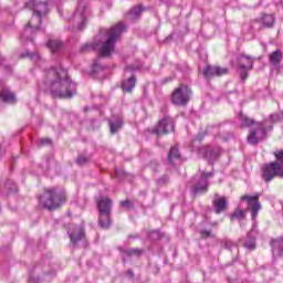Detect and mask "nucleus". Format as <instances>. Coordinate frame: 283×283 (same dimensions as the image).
I'll return each mask as SVG.
<instances>
[{"label": "nucleus", "mask_w": 283, "mask_h": 283, "mask_svg": "<svg viewBox=\"0 0 283 283\" xmlns=\"http://www.w3.org/2000/svg\"><path fill=\"white\" fill-rule=\"evenodd\" d=\"M125 30H127V27L122 22L113 25L111 29H103L93 43H85L81 46L80 52H94L97 50L99 56H112L116 52V41H118V38Z\"/></svg>", "instance_id": "nucleus-1"}, {"label": "nucleus", "mask_w": 283, "mask_h": 283, "mask_svg": "<svg viewBox=\"0 0 283 283\" xmlns=\"http://www.w3.org/2000/svg\"><path fill=\"white\" fill-rule=\"evenodd\" d=\"M45 85L53 98H72L76 94V83L62 67L48 71Z\"/></svg>", "instance_id": "nucleus-2"}, {"label": "nucleus", "mask_w": 283, "mask_h": 283, "mask_svg": "<svg viewBox=\"0 0 283 283\" xmlns=\"http://www.w3.org/2000/svg\"><path fill=\"white\" fill-rule=\"evenodd\" d=\"M24 8L32 10L33 15L25 25L20 39L21 41H32V34L40 30L39 27L41 25V19L48 14V2H41V0H29L24 3Z\"/></svg>", "instance_id": "nucleus-3"}, {"label": "nucleus", "mask_w": 283, "mask_h": 283, "mask_svg": "<svg viewBox=\"0 0 283 283\" xmlns=\"http://www.w3.org/2000/svg\"><path fill=\"white\" fill-rule=\"evenodd\" d=\"M283 119V113H274L269 116V119L256 123V128L252 129L248 136L250 145H258L260 140L266 139V133L273 132V124L280 123Z\"/></svg>", "instance_id": "nucleus-4"}, {"label": "nucleus", "mask_w": 283, "mask_h": 283, "mask_svg": "<svg viewBox=\"0 0 283 283\" xmlns=\"http://www.w3.org/2000/svg\"><path fill=\"white\" fill-rule=\"evenodd\" d=\"M276 161L263 165L262 179L264 182H271L273 178H283V150L274 151Z\"/></svg>", "instance_id": "nucleus-5"}, {"label": "nucleus", "mask_w": 283, "mask_h": 283, "mask_svg": "<svg viewBox=\"0 0 283 283\" xmlns=\"http://www.w3.org/2000/svg\"><path fill=\"white\" fill-rule=\"evenodd\" d=\"M63 202H65V192L57 191L54 188L45 190L40 197V205H42L44 209H49V211L59 209Z\"/></svg>", "instance_id": "nucleus-6"}, {"label": "nucleus", "mask_w": 283, "mask_h": 283, "mask_svg": "<svg viewBox=\"0 0 283 283\" xmlns=\"http://www.w3.org/2000/svg\"><path fill=\"white\" fill-rule=\"evenodd\" d=\"M112 199L107 197H101L97 200V208L99 211V226L102 229H109V224H112Z\"/></svg>", "instance_id": "nucleus-7"}, {"label": "nucleus", "mask_w": 283, "mask_h": 283, "mask_svg": "<svg viewBox=\"0 0 283 283\" xmlns=\"http://www.w3.org/2000/svg\"><path fill=\"white\" fill-rule=\"evenodd\" d=\"M73 30L82 31L87 25V2L80 0L75 12L71 19Z\"/></svg>", "instance_id": "nucleus-8"}, {"label": "nucleus", "mask_w": 283, "mask_h": 283, "mask_svg": "<svg viewBox=\"0 0 283 283\" xmlns=\"http://www.w3.org/2000/svg\"><path fill=\"white\" fill-rule=\"evenodd\" d=\"M213 176V172H202L200 177H193L191 192L193 196H199V193H207L209 189V178Z\"/></svg>", "instance_id": "nucleus-9"}, {"label": "nucleus", "mask_w": 283, "mask_h": 283, "mask_svg": "<svg viewBox=\"0 0 283 283\" xmlns=\"http://www.w3.org/2000/svg\"><path fill=\"white\" fill-rule=\"evenodd\" d=\"M190 98H191V88L185 85L179 86L172 93L174 105L185 106L187 105V103H189Z\"/></svg>", "instance_id": "nucleus-10"}, {"label": "nucleus", "mask_w": 283, "mask_h": 283, "mask_svg": "<svg viewBox=\"0 0 283 283\" xmlns=\"http://www.w3.org/2000/svg\"><path fill=\"white\" fill-rule=\"evenodd\" d=\"M238 69L241 70V81L249 78V70H253V59L245 54L237 56Z\"/></svg>", "instance_id": "nucleus-11"}, {"label": "nucleus", "mask_w": 283, "mask_h": 283, "mask_svg": "<svg viewBox=\"0 0 283 283\" xmlns=\"http://www.w3.org/2000/svg\"><path fill=\"white\" fill-rule=\"evenodd\" d=\"M170 132H174V119H171V117H164L154 129V133L157 134V136H163Z\"/></svg>", "instance_id": "nucleus-12"}, {"label": "nucleus", "mask_w": 283, "mask_h": 283, "mask_svg": "<svg viewBox=\"0 0 283 283\" xmlns=\"http://www.w3.org/2000/svg\"><path fill=\"white\" fill-rule=\"evenodd\" d=\"M259 198H260V195H256V196L244 195L241 197V200L243 202L244 201L249 202V205H251V202H253V205L250 206L252 220H255V218H258V213L260 212V209H262L260 201H258Z\"/></svg>", "instance_id": "nucleus-13"}, {"label": "nucleus", "mask_w": 283, "mask_h": 283, "mask_svg": "<svg viewBox=\"0 0 283 283\" xmlns=\"http://www.w3.org/2000/svg\"><path fill=\"white\" fill-rule=\"evenodd\" d=\"M72 247H76L85 238V229L82 226L74 227L69 231Z\"/></svg>", "instance_id": "nucleus-14"}, {"label": "nucleus", "mask_w": 283, "mask_h": 283, "mask_svg": "<svg viewBox=\"0 0 283 283\" xmlns=\"http://www.w3.org/2000/svg\"><path fill=\"white\" fill-rule=\"evenodd\" d=\"M227 74H229V69L227 67L208 65L203 70V76H206V78H211L212 76H224Z\"/></svg>", "instance_id": "nucleus-15"}, {"label": "nucleus", "mask_w": 283, "mask_h": 283, "mask_svg": "<svg viewBox=\"0 0 283 283\" xmlns=\"http://www.w3.org/2000/svg\"><path fill=\"white\" fill-rule=\"evenodd\" d=\"M201 154H203V157L208 163H216L220 156V148H211V146H208L206 148L201 149Z\"/></svg>", "instance_id": "nucleus-16"}, {"label": "nucleus", "mask_w": 283, "mask_h": 283, "mask_svg": "<svg viewBox=\"0 0 283 283\" xmlns=\"http://www.w3.org/2000/svg\"><path fill=\"white\" fill-rule=\"evenodd\" d=\"M213 207L214 213H223V211H227L229 207V201H227L226 197H220L219 195H216L213 200Z\"/></svg>", "instance_id": "nucleus-17"}, {"label": "nucleus", "mask_w": 283, "mask_h": 283, "mask_svg": "<svg viewBox=\"0 0 283 283\" xmlns=\"http://www.w3.org/2000/svg\"><path fill=\"white\" fill-rule=\"evenodd\" d=\"M283 54L282 51L276 50L272 52L269 56L270 64H272L273 67H279L282 63Z\"/></svg>", "instance_id": "nucleus-18"}, {"label": "nucleus", "mask_w": 283, "mask_h": 283, "mask_svg": "<svg viewBox=\"0 0 283 283\" xmlns=\"http://www.w3.org/2000/svg\"><path fill=\"white\" fill-rule=\"evenodd\" d=\"M271 244L273 255H283V238L272 240Z\"/></svg>", "instance_id": "nucleus-19"}, {"label": "nucleus", "mask_w": 283, "mask_h": 283, "mask_svg": "<svg viewBox=\"0 0 283 283\" xmlns=\"http://www.w3.org/2000/svg\"><path fill=\"white\" fill-rule=\"evenodd\" d=\"M111 134H118L123 128V119L120 118H112L108 122Z\"/></svg>", "instance_id": "nucleus-20"}, {"label": "nucleus", "mask_w": 283, "mask_h": 283, "mask_svg": "<svg viewBox=\"0 0 283 283\" xmlns=\"http://www.w3.org/2000/svg\"><path fill=\"white\" fill-rule=\"evenodd\" d=\"M0 98L3 101V103H14L17 101V97L14 96V93L9 91V88H2L0 92Z\"/></svg>", "instance_id": "nucleus-21"}, {"label": "nucleus", "mask_w": 283, "mask_h": 283, "mask_svg": "<svg viewBox=\"0 0 283 283\" xmlns=\"http://www.w3.org/2000/svg\"><path fill=\"white\" fill-rule=\"evenodd\" d=\"M255 226H253L252 230L248 233V240L244 243L245 249L253 251L255 249Z\"/></svg>", "instance_id": "nucleus-22"}, {"label": "nucleus", "mask_w": 283, "mask_h": 283, "mask_svg": "<svg viewBox=\"0 0 283 283\" xmlns=\"http://www.w3.org/2000/svg\"><path fill=\"white\" fill-rule=\"evenodd\" d=\"M46 46L51 50L52 54H59L61 48H63V43L59 40H49Z\"/></svg>", "instance_id": "nucleus-23"}, {"label": "nucleus", "mask_w": 283, "mask_h": 283, "mask_svg": "<svg viewBox=\"0 0 283 283\" xmlns=\"http://www.w3.org/2000/svg\"><path fill=\"white\" fill-rule=\"evenodd\" d=\"M122 87L124 92H132V90L136 87V77L130 76L127 80H125L122 84Z\"/></svg>", "instance_id": "nucleus-24"}, {"label": "nucleus", "mask_w": 283, "mask_h": 283, "mask_svg": "<svg viewBox=\"0 0 283 283\" xmlns=\"http://www.w3.org/2000/svg\"><path fill=\"white\" fill-rule=\"evenodd\" d=\"M143 10L145 9H142L140 7H135L130 9V11L127 14L129 21H136L137 19H140V14H143Z\"/></svg>", "instance_id": "nucleus-25"}, {"label": "nucleus", "mask_w": 283, "mask_h": 283, "mask_svg": "<svg viewBox=\"0 0 283 283\" xmlns=\"http://www.w3.org/2000/svg\"><path fill=\"white\" fill-rule=\"evenodd\" d=\"M174 160H180V151L176 146L171 147L168 154V163H171V165H174Z\"/></svg>", "instance_id": "nucleus-26"}, {"label": "nucleus", "mask_w": 283, "mask_h": 283, "mask_svg": "<svg viewBox=\"0 0 283 283\" xmlns=\"http://www.w3.org/2000/svg\"><path fill=\"white\" fill-rule=\"evenodd\" d=\"M239 120L241 123V127H251L253 124H255V120L242 113H239Z\"/></svg>", "instance_id": "nucleus-27"}, {"label": "nucleus", "mask_w": 283, "mask_h": 283, "mask_svg": "<svg viewBox=\"0 0 283 283\" xmlns=\"http://www.w3.org/2000/svg\"><path fill=\"white\" fill-rule=\"evenodd\" d=\"M262 23L265 28H273V23H275V18L272 14H263Z\"/></svg>", "instance_id": "nucleus-28"}, {"label": "nucleus", "mask_w": 283, "mask_h": 283, "mask_svg": "<svg viewBox=\"0 0 283 283\" xmlns=\"http://www.w3.org/2000/svg\"><path fill=\"white\" fill-rule=\"evenodd\" d=\"M231 221L233 220H242L244 218V210L238 208L231 216Z\"/></svg>", "instance_id": "nucleus-29"}, {"label": "nucleus", "mask_w": 283, "mask_h": 283, "mask_svg": "<svg viewBox=\"0 0 283 283\" xmlns=\"http://www.w3.org/2000/svg\"><path fill=\"white\" fill-rule=\"evenodd\" d=\"M103 70H105V66H103L98 60L93 63V74H98V72H103Z\"/></svg>", "instance_id": "nucleus-30"}, {"label": "nucleus", "mask_w": 283, "mask_h": 283, "mask_svg": "<svg viewBox=\"0 0 283 283\" xmlns=\"http://www.w3.org/2000/svg\"><path fill=\"white\" fill-rule=\"evenodd\" d=\"M4 187H6V189H8L11 192L17 191V184H14V181H12V180H7Z\"/></svg>", "instance_id": "nucleus-31"}, {"label": "nucleus", "mask_w": 283, "mask_h": 283, "mask_svg": "<svg viewBox=\"0 0 283 283\" xmlns=\"http://www.w3.org/2000/svg\"><path fill=\"white\" fill-rule=\"evenodd\" d=\"M22 56H27L28 59H31V61H39L41 56H39L36 53L25 52L22 54Z\"/></svg>", "instance_id": "nucleus-32"}, {"label": "nucleus", "mask_w": 283, "mask_h": 283, "mask_svg": "<svg viewBox=\"0 0 283 283\" xmlns=\"http://www.w3.org/2000/svg\"><path fill=\"white\" fill-rule=\"evenodd\" d=\"M87 160H90L88 157H85L83 155H80L76 159L77 165H80V167H83V165H85V163H87Z\"/></svg>", "instance_id": "nucleus-33"}, {"label": "nucleus", "mask_w": 283, "mask_h": 283, "mask_svg": "<svg viewBox=\"0 0 283 283\" xmlns=\"http://www.w3.org/2000/svg\"><path fill=\"white\" fill-rule=\"evenodd\" d=\"M126 255H140V250L138 249H127L124 251Z\"/></svg>", "instance_id": "nucleus-34"}, {"label": "nucleus", "mask_w": 283, "mask_h": 283, "mask_svg": "<svg viewBox=\"0 0 283 283\" xmlns=\"http://www.w3.org/2000/svg\"><path fill=\"white\" fill-rule=\"evenodd\" d=\"M43 145H52V140L50 138H43L40 140V147H43Z\"/></svg>", "instance_id": "nucleus-35"}, {"label": "nucleus", "mask_w": 283, "mask_h": 283, "mask_svg": "<svg viewBox=\"0 0 283 283\" xmlns=\"http://www.w3.org/2000/svg\"><path fill=\"white\" fill-rule=\"evenodd\" d=\"M158 185H165V182H169V177L164 176L161 178L158 179Z\"/></svg>", "instance_id": "nucleus-36"}, {"label": "nucleus", "mask_w": 283, "mask_h": 283, "mask_svg": "<svg viewBox=\"0 0 283 283\" xmlns=\"http://www.w3.org/2000/svg\"><path fill=\"white\" fill-rule=\"evenodd\" d=\"M201 238H211V231L209 230H201Z\"/></svg>", "instance_id": "nucleus-37"}, {"label": "nucleus", "mask_w": 283, "mask_h": 283, "mask_svg": "<svg viewBox=\"0 0 283 283\" xmlns=\"http://www.w3.org/2000/svg\"><path fill=\"white\" fill-rule=\"evenodd\" d=\"M138 70V66L129 65L126 66L125 72H136Z\"/></svg>", "instance_id": "nucleus-38"}, {"label": "nucleus", "mask_w": 283, "mask_h": 283, "mask_svg": "<svg viewBox=\"0 0 283 283\" xmlns=\"http://www.w3.org/2000/svg\"><path fill=\"white\" fill-rule=\"evenodd\" d=\"M120 207H129V200L122 201Z\"/></svg>", "instance_id": "nucleus-39"}, {"label": "nucleus", "mask_w": 283, "mask_h": 283, "mask_svg": "<svg viewBox=\"0 0 283 283\" xmlns=\"http://www.w3.org/2000/svg\"><path fill=\"white\" fill-rule=\"evenodd\" d=\"M36 282H39V277L34 279V277L30 276L29 283H36Z\"/></svg>", "instance_id": "nucleus-40"}, {"label": "nucleus", "mask_w": 283, "mask_h": 283, "mask_svg": "<svg viewBox=\"0 0 283 283\" xmlns=\"http://www.w3.org/2000/svg\"><path fill=\"white\" fill-rule=\"evenodd\" d=\"M4 61H6V57L3 55H0V65H6Z\"/></svg>", "instance_id": "nucleus-41"}, {"label": "nucleus", "mask_w": 283, "mask_h": 283, "mask_svg": "<svg viewBox=\"0 0 283 283\" xmlns=\"http://www.w3.org/2000/svg\"><path fill=\"white\" fill-rule=\"evenodd\" d=\"M49 1H50V3L56 4V3H61L62 0H49Z\"/></svg>", "instance_id": "nucleus-42"}, {"label": "nucleus", "mask_w": 283, "mask_h": 283, "mask_svg": "<svg viewBox=\"0 0 283 283\" xmlns=\"http://www.w3.org/2000/svg\"><path fill=\"white\" fill-rule=\"evenodd\" d=\"M128 273L130 274V277H134V272H132V270H129Z\"/></svg>", "instance_id": "nucleus-43"}, {"label": "nucleus", "mask_w": 283, "mask_h": 283, "mask_svg": "<svg viewBox=\"0 0 283 283\" xmlns=\"http://www.w3.org/2000/svg\"><path fill=\"white\" fill-rule=\"evenodd\" d=\"M153 235H157L158 237V231H154Z\"/></svg>", "instance_id": "nucleus-44"}]
</instances>
